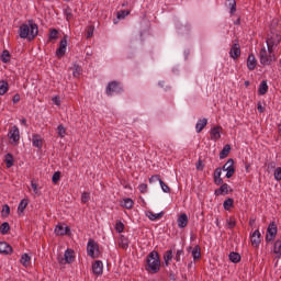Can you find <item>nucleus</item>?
<instances>
[{
    "instance_id": "nucleus-49",
    "label": "nucleus",
    "mask_w": 281,
    "mask_h": 281,
    "mask_svg": "<svg viewBox=\"0 0 281 281\" xmlns=\"http://www.w3.org/2000/svg\"><path fill=\"white\" fill-rule=\"evenodd\" d=\"M95 31V26L89 25L87 27V38H91L93 36V32Z\"/></svg>"
},
{
    "instance_id": "nucleus-13",
    "label": "nucleus",
    "mask_w": 281,
    "mask_h": 281,
    "mask_svg": "<svg viewBox=\"0 0 281 281\" xmlns=\"http://www.w3.org/2000/svg\"><path fill=\"white\" fill-rule=\"evenodd\" d=\"M229 56L231 58H233V60L240 58V44L236 43L232 46L229 50Z\"/></svg>"
},
{
    "instance_id": "nucleus-31",
    "label": "nucleus",
    "mask_w": 281,
    "mask_h": 281,
    "mask_svg": "<svg viewBox=\"0 0 281 281\" xmlns=\"http://www.w3.org/2000/svg\"><path fill=\"white\" fill-rule=\"evenodd\" d=\"M30 260H32V257L25 252L21 256L20 262L23 265V267H30Z\"/></svg>"
},
{
    "instance_id": "nucleus-63",
    "label": "nucleus",
    "mask_w": 281,
    "mask_h": 281,
    "mask_svg": "<svg viewBox=\"0 0 281 281\" xmlns=\"http://www.w3.org/2000/svg\"><path fill=\"white\" fill-rule=\"evenodd\" d=\"M257 110L259 113H265V106H262V102H258L257 103Z\"/></svg>"
},
{
    "instance_id": "nucleus-27",
    "label": "nucleus",
    "mask_w": 281,
    "mask_h": 281,
    "mask_svg": "<svg viewBox=\"0 0 281 281\" xmlns=\"http://www.w3.org/2000/svg\"><path fill=\"white\" fill-rule=\"evenodd\" d=\"M29 203H30L29 199H22L18 206V214H23V212H25V207H27Z\"/></svg>"
},
{
    "instance_id": "nucleus-61",
    "label": "nucleus",
    "mask_w": 281,
    "mask_h": 281,
    "mask_svg": "<svg viewBox=\"0 0 281 281\" xmlns=\"http://www.w3.org/2000/svg\"><path fill=\"white\" fill-rule=\"evenodd\" d=\"M213 181L215 183V186H223L224 182H223V178H213Z\"/></svg>"
},
{
    "instance_id": "nucleus-50",
    "label": "nucleus",
    "mask_w": 281,
    "mask_h": 281,
    "mask_svg": "<svg viewBox=\"0 0 281 281\" xmlns=\"http://www.w3.org/2000/svg\"><path fill=\"white\" fill-rule=\"evenodd\" d=\"M274 179H276V181H281V167H277L276 169H274Z\"/></svg>"
},
{
    "instance_id": "nucleus-4",
    "label": "nucleus",
    "mask_w": 281,
    "mask_h": 281,
    "mask_svg": "<svg viewBox=\"0 0 281 281\" xmlns=\"http://www.w3.org/2000/svg\"><path fill=\"white\" fill-rule=\"evenodd\" d=\"M87 252L90 258H100V246L94 239H89L87 245Z\"/></svg>"
},
{
    "instance_id": "nucleus-1",
    "label": "nucleus",
    "mask_w": 281,
    "mask_h": 281,
    "mask_svg": "<svg viewBox=\"0 0 281 281\" xmlns=\"http://www.w3.org/2000/svg\"><path fill=\"white\" fill-rule=\"evenodd\" d=\"M19 36L20 38H27V41H34L38 36V24L34 19L27 20L20 25Z\"/></svg>"
},
{
    "instance_id": "nucleus-23",
    "label": "nucleus",
    "mask_w": 281,
    "mask_h": 281,
    "mask_svg": "<svg viewBox=\"0 0 281 281\" xmlns=\"http://www.w3.org/2000/svg\"><path fill=\"white\" fill-rule=\"evenodd\" d=\"M221 126H215L211 130V139H221Z\"/></svg>"
},
{
    "instance_id": "nucleus-33",
    "label": "nucleus",
    "mask_w": 281,
    "mask_h": 281,
    "mask_svg": "<svg viewBox=\"0 0 281 281\" xmlns=\"http://www.w3.org/2000/svg\"><path fill=\"white\" fill-rule=\"evenodd\" d=\"M236 172V168L234 167V162H231L226 169V179H232Z\"/></svg>"
},
{
    "instance_id": "nucleus-32",
    "label": "nucleus",
    "mask_w": 281,
    "mask_h": 281,
    "mask_svg": "<svg viewBox=\"0 0 281 281\" xmlns=\"http://www.w3.org/2000/svg\"><path fill=\"white\" fill-rule=\"evenodd\" d=\"M64 15L66 16V21H71L74 19V12L71 10V7L66 5V8L64 9Z\"/></svg>"
},
{
    "instance_id": "nucleus-48",
    "label": "nucleus",
    "mask_w": 281,
    "mask_h": 281,
    "mask_svg": "<svg viewBox=\"0 0 281 281\" xmlns=\"http://www.w3.org/2000/svg\"><path fill=\"white\" fill-rule=\"evenodd\" d=\"M89 199H91V194L87 191H85L81 194V203H89Z\"/></svg>"
},
{
    "instance_id": "nucleus-21",
    "label": "nucleus",
    "mask_w": 281,
    "mask_h": 281,
    "mask_svg": "<svg viewBox=\"0 0 281 281\" xmlns=\"http://www.w3.org/2000/svg\"><path fill=\"white\" fill-rule=\"evenodd\" d=\"M11 58H12V54H10V50H8V49L2 50V53L0 55V60L2 63H4V65H8V63H10Z\"/></svg>"
},
{
    "instance_id": "nucleus-52",
    "label": "nucleus",
    "mask_w": 281,
    "mask_h": 281,
    "mask_svg": "<svg viewBox=\"0 0 281 281\" xmlns=\"http://www.w3.org/2000/svg\"><path fill=\"white\" fill-rule=\"evenodd\" d=\"M138 190H139L140 194H146V192H148V184H146V183L139 184Z\"/></svg>"
},
{
    "instance_id": "nucleus-59",
    "label": "nucleus",
    "mask_w": 281,
    "mask_h": 281,
    "mask_svg": "<svg viewBox=\"0 0 281 281\" xmlns=\"http://www.w3.org/2000/svg\"><path fill=\"white\" fill-rule=\"evenodd\" d=\"M13 104H19L21 102V94L15 93L12 99Z\"/></svg>"
},
{
    "instance_id": "nucleus-42",
    "label": "nucleus",
    "mask_w": 281,
    "mask_h": 281,
    "mask_svg": "<svg viewBox=\"0 0 281 281\" xmlns=\"http://www.w3.org/2000/svg\"><path fill=\"white\" fill-rule=\"evenodd\" d=\"M64 232H65V225L58 224V225L55 227V234H56V236H64Z\"/></svg>"
},
{
    "instance_id": "nucleus-16",
    "label": "nucleus",
    "mask_w": 281,
    "mask_h": 281,
    "mask_svg": "<svg viewBox=\"0 0 281 281\" xmlns=\"http://www.w3.org/2000/svg\"><path fill=\"white\" fill-rule=\"evenodd\" d=\"M215 196H225V194H229V184L224 183L218 189L214 191Z\"/></svg>"
},
{
    "instance_id": "nucleus-51",
    "label": "nucleus",
    "mask_w": 281,
    "mask_h": 281,
    "mask_svg": "<svg viewBox=\"0 0 281 281\" xmlns=\"http://www.w3.org/2000/svg\"><path fill=\"white\" fill-rule=\"evenodd\" d=\"M175 258V255L172 254V249L167 250L164 255V260H172Z\"/></svg>"
},
{
    "instance_id": "nucleus-29",
    "label": "nucleus",
    "mask_w": 281,
    "mask_h": 281,
    "mask_svg": "<svg viewBox=\"0 0 281 281\" xmlns=\"http://www.w3.org/2000/svg\"><path fill=\"white\" fill-rule=\"evenodd\" d=\"M228 258L231 262H234V265H238L241 260L240 254L234 251L229 252Z\"/></svg>"
},
{
    "instance_id": "nucleus-30",
    "label": "nucleus",
    "mask_w": 281,
    "mask_h": 281,
    "mask_svg": "<svg viewBox=\"0 0 281 281\" xmlns=\"http://www.w3.org/2000/svg\"><path fill=\"white\" fill-rule=\"evenodd\" d=\"M205 126H207V119L199 120L195 125L196 133H201V131H203V128H205Z\"/></svg>"
},
{
    "instance_id": "nucleus-40",
    "label": "nucleus",
    "mask_w": 281,
    "mask_h": 281,
    "mask_svg": "<svg viewBox=\"0 0 281 281\" xmlns=\"http://www.w3.org/2000/svg\"><path fill=\"white\" fill-rule=\"evenodd\" d=\"M1 216L2 218H8V216H10V205L4 204L2 206Z\"/></svg>"
},
{
    "instance_id": "nucleus-6",
    "label": "nucleus",
    "mask_w": 281,
    "mask_h": 281,
    "mask_svg": "<svg viewBox=\"0 0 281 281\" xmlns=\"http://www.w3.org/2000/svg\"><path fill=\"white\" fill-rule=\"evenodd\" d=\"M276 236H278V225L276 222H272L267 228L266 243H273V240H276Z\"/></svg>"
},
{
    "instance_id": "nucleus-41",
    "label": "nucleus",
    "mask_w": 281,
    "mask_h": 281,
    "mask_svg": "<svg viewBox=\"0 0 281 281\" xmlns=\"http://www.w3.org/2000/svg\"><path fill=\"white\" fill-rule=\"evenodd\" d=\"M57 134H58V137H65V135H67V130H65V126L63 124H59L57 126Z\"/></svg>"
},
{
    "instance_id": "nucleus-3",
    "label": "nucleus",
    "mask_w": 281,
    "mask_h": 281,
    "mask_svg": "<svg viewBox=\"0 0 281 281\" xmlns=\"http://www.w3.org/2000/svg\"><path fill=\"white\" fill-rule=\"evenodd\" d=\"M106 95H120L124 93V86L120 81H110L105 88Z\"/></svg>"
},
{
    "instance_id": "nucleus-36",
    "label": "nucleus",
    "mask_w": 281,
    "mask_h": 281,
    "mask_svg": "<svg viewBox=\"0 0 281 281\" xmlns=\"http://www.w3.org/2000/svg\"><path fill=\"white\" fill-rule=\"evenodd\" d=\"M9 232H10V223L3 222L0 225V234H2V236H5V234H9Z\"/></svg>"
},
{
    "instance_id": "nucleus-38",
    "label": "nucleus",
    "mask_w": 281,
    "mask_h": 281,
    "mask_svg": "<svg viewBox=\"0 0 281 281\" xmlns=\"http://www.w3.org/2000/svg\"><path fill=\"white\" fill-rule=\"evenodd\" d=\"M133 205H135V202H133V199L126 198L124 200V203L122 204V207H125V210H133Z\"/></svg>"
},
{
    "instance_id": "nucleus-22",
    "label": "nucleus",
    "mask_w": 281,
    "mask_h": 281,
    "mask_svg": "<svg viewBox=\"0 0 281 281\" xmlns=\"http://www.w3.org/2000/svg\"><path fill=\"white\" fill-rule=\"evenodd\" d=\"M32 142L35 148H38L40 150L41 148H43V138H41V135L38 134L33 135Z\"/></svg>"
},
{
    "instance_id": "nucleus-7",
    "label": "nucleus",
    "mask_w": 281,
    "mask_h": 281,
    "mask_svg": "<svg viewBox=\"0 0 281 281\" xmlns=\"http://www.w3.org/2000/svg\"><path fill=\"white\" fill-rule=\"evenodd\" d=\"M58 260L60 265H63L64 260L66 265H71L76 261V251H74L71 248L66 249L64 258H58Z\"/></svg>"
},
{
    "instance_id": "nucleus-14",
    "label": "nucleus",
    "mask_w": 281,
    "mask_h": 281,
    "mask_svg": "<svg viewBox=\"0 0 281 281\" xmlns=\"http://www.w3.org/2000/svg\"><path fill=\"white\" fill-rule=\"evenodd\" d=\"M12 251H14V249H12L10 244H8L7 241H0V254L11 256Z\"/></svg>"
},
{
    "instance_id": "nucleus-24",
    "label": "nucleus",
    "mask_w": 281,
    "mask_h": 281,
    "mask_svg": "<svg viewBox=\"0 0 281 281\" xmlns=\"http://www.w3.org/2000/svg\"><path fill=\"white\" fill-rule=\"evenodd\" d=\"M58 41V29H49L47 43Z\"/></svg>"
},
{
    "instance_id": "nucleus-12",
    "label": "nucleus",
    "mask_w": 281,
    "mask_h": 281,
    "mask_svg": "<svg viewBox=\"0 0 281 281\" xmlns=\"http://www.w3.org/2000/svg\"><path fill=\"white\" fill-rule=\"evenodd\" d=\"M251 239V245L252 247H255L256 249H258L260 247V243L262 241L261 239V235H260V231L256 229L252 235L250 236Z\"/></svg>"
},
{
    "instance_id": "nucleus-53",
    "label": "nucleus",
    "mask_w": 281,
    "mask_h": 281,
    "mask_svg": "<svg viewBox=\"0 0 281 281\" xmlns=\"http://www.w3.org/2000/svg\"><path fill=\"white\" fill-rule=\"evenodd\" d=\"M221 175H223V169H222L221 167H217V168L214 170L213 179H218V178H221Z\"/></svg>"
},
{
    "instance_id": "nucleus-11",
    "label": "nucleus",
    "mask_w": 281,
    "mask_h": 281,
    "mask_svg": "<svg viewBox=\"0 0 281 281\" xmlns=\"http://www.w3.org/2000/svg\"><path fill=\"white\" fill-rule=\"evenodd\" d=\"M92 273L94 276H102L104 273V263L101 260H97L92 263Z\"/></svg>"
},
{
    "instance_id": "nucleus-44",
    "label": "nucleus",
    "mask_w": 281,
    "mask_h": 281,
    "mask_svg": "<svg viewBox=\"0 0 281 281\" xmlns=\"http://www.w3.org/2000/svg\"><path fill=\"white\" fill-rule=\"evenodd\" d=\"M63 173L60 171H55L53 177H52V182L56 186L58 184V181H60V176Z\"/></svg>"
},
{
    "instance_id": "nucleus-58",
    "label": "nucleus",
    "mask_w": 281,
    "mask_h": 281,
    "mask_svg": "<svg viewBox=\"0 0 281 281\" xmlns=\"http://www.w3.org/2000/svg\"><path fill=\"white\" fill-rule=\"evenodd\" d=\"M231 164H234V159L231 158L226 161V164H224V166L221 168L222 170H224V172H226L227 168L229 167Z\"/></svg>"
},
{
    "instance_id": "nucleus-8",
    "label": "nucleus",
    "mask_w": 281,
    "mask_h": 281,
    "mask_svg": "<svg viewBox=\"0 0 281 281\" xmlns=\"http://www.w3.org/2000/svg\"><path fill=\"white\" fill-rule=\"evenodd\" d=\"M67 38H69V36L64 35L59 42V47L56 50V56L58 58H63L65 56V54L67 53Z\"/></svg>"
},
{
    "instance_id": "nucleus-60",
    "label": "nucleus",
    "mask_w": 281,
    "mask_h": 281,
    "mask_svg": "<svg viewBox=\"0 0 281 281\" xmlns=\"http://www.w3.org/2000/svg\"><path fill=\"white\" fill-rule=\"evenodd\" d=\"M195 167L196 170H203L205 168V165H203V160L199 159Z\"/></svg>"
},
{
    "instance_id": "nucleus-64",
    "label": "nucleus",
    "mask_w": 281,
    "mask_h": 281,
    "mask_svg": "<svg viewBox=\"0 0 281 281\" xmlns=\"http://www.w3.org/2000/svg\"><path fill=\"white\" fill-rule=\"evenodd\" d=\"M267 47H268V53L273 54V47H276V46H273L271 44H267Z\"/></svg>"
},
{
    "instance_id": "nucleus-5",
    "label": "nucleus",
    "mask_w": 281,
    "mask_h": 281,
    "mask_svg": "<svg viewBox=\"0 0 281 281\" xmlns=\"http://www.w3.org/2000/svg\"><path fill=\"white\" fill-rule=\"evenodd\" d=\"M259 58H260L261 65L263 66L271 65V63L276 61V55L273 53L268 55L267 48L265 47L260 49Z\"/></svg>"
},
{
    "instance_id": "nucleus-9",
    "label": "nucleus",
    "mask_w": 281,
    "mask_h": 281,
    "mask_svg": "<svg viewBox=\"0 0 281 281\" xmlns=\"http://www.w3.org/2000/svg\"><path fill=\"white\" fill-rule=\"evenodd\" d=\"M9 139H12L11 144H19V140L21 139V132H19V127L16 125H13L10 130Z\"/></svg>"
},
{
    "instance_id": "nucleus-46",
    "label": "nucleus",
    "mask_w": 281,
    "mask_h": 281,
    "mask_svg": "<svg viewBox=\"0 0 281 281\" xmlns=\"http://www.w3.org/2000/svg\"><path fill=\"white\" fill-rule=\"evenodd\" d=\"M128 14H131L130 10H121L117 12L116 16H117V19H126V16H128Z\"/></svg>"
},
{
    "instance_id": "nucleus-20",
    "label": "nucleus",
    "mask_w": 281,
    "mask_h": 281,
    "mask_svg": "<svg viewBox=\"0 0 281 281\" xmlns=\"http://www.w3.org/2000/svg\"><path fill=\"white\" fill-rule=\"evenodd\" d=\"M229 153H232V145L226 144L220 153V159H226L229 157Z\"/></svg>"
},
{
    "instance_id": "nucleus-25",
    "label": "nucleus",
    "mask_w": 281,
    "mask_h": 281,
    "mask_svg": "<svg viewBox=\"0 0 281 281\" xmlns=\"http://www.w3.org/2000/svg\"><path fill=\"white\" fill-rule=\"evenodd\" d=\"M4 164L7 168H12V166H14V156L11 153L5 154Z\"/></svg>"
},
{
    "instance_id": "nucleus-45",
    "label": "nucleus",
    "mask_w": 281,
    "mask_h": 281,
    "mask_svg": "<svg viewBox=\"0 0 281 281\" xmlns=\"http://www.w3.org/2000/svg\"><path fill=\"white\" fill-rule=\"evenodd\" d=\"M115 231L117 234H122L124 232V223H122V221H116Z\"/></svg>"
},
{
    "instance_id": "nucleus-43",
    "label": "nucleus",
    "mask_w": 281,
    "mask_h": 281,
    "mask_svg": "<svg viewBox=\"0 0 281 281\" xmlns=\"http://www.w3.org/2000/svg\"><path fill=\"white\" fill-rule=\"evenodd\" d=\"M228 5L231 7L229 14L234 16L236 14V0H228Z\"/></svg>"
},
{
    "instance_id": "nucleus-39",
    "label": "nucleus",
    "mask_w": 281,
    "mask_h": 281,
    "mask_svg": "<svg viewBox=\"0 0 281 281\" xmlns=\"http://www.w3.org/2000/svg\"><path fill=\"white\" fill-rule=\"evenodd\" d=\"M119 247H121V249H126L128 247V239L124 235L120 237Z\"/></svg>"
},
{
    "instance_id": "nucleus-34",
    "label": "nucleus",
    "mask_w": 281,
    "mask_h": 281,
    "mask_svg": "<svg viewBox=\"0 0 281 281\" xmlns=\"http://www.w3.org/2000/svg\"><path fill=\"white\" fill-rule=\"evenodd\" d=\"M8 89H10L8 81L1 80L0 81V95H5V93H8Z\"/></svg>"
},
{
    "instance_id": "nucleus-15",
    "label": "nucleus",
    "mask_w": 281,
    "mask_h": 281,
    "mask_svg": "<svg viewBox=\"0 0 281 281\" xmlns=\"http://www.w3.org/2000/svg\"><path fill=\"white\" fill-rule=\"evenodd\" d=\"M257 65L258 60H256V56L252 53L249 54L247 58V68L249 69V71H254Z\"/></svg>"
},
{
    "instance_id": "nucleus-26",
    "label": "nucleus",
    "mask_w": 281,
    "mask_h": 281,
    "mask_svg": "<svg viewBox=\"0 0 281 281\" xmlns=\"http://www.w3.org/2000/svg\"><path fill=\"white\" fill-rule=\"evenodd\" d=\"M146 216H148L149 221H159V218H164V212L155 214L153 211H147Z\"/></svg>"
},
{
    "instance_id": "nucleus-17",
    "label": "nucleus",
    "mask_w": 281,
    "mask_h": 281,
    "mask_svg": "<svg viewBox=\"0 0 281 281\" xmlns=\"http://www.w3.org/2000/svg\"><path fill=\"white\" fill-rule=\"evenodd\" d=\"M178 227H180V229H183L186 227H188V214L186 213H181L178 217Z\"/></svg>"
},
{
    "instance_id": "nucleus-56",
    "label": "nucleus",
    "mask_w": 281,
    "mask_h": 281,
    "mask_svg": "<svg viewBox=\"0 0 281 281\" xmlns=\"http://www.w3.org/2000/svg\"><path fill=\"white\" fill-rule=\"evenodd\" d=\"M31 188L33 189L34 194L41 196V192H38V184H36L34 181H31Z\"/></svg>"
},
{
    "instance_id": "nucleus-35",
    "label": "nucleus",
    "mask_w": 281,
    "mask_h": 281,
    "mask_svg": "<svg viewBox=\"0 0 281 281\" xmlns=\"http://www.w3.org/2000/svg\"><path fill=\"white\" fill-rule=\"evenodd\" d=\"M223 207L224 210H226V212H229L232 207H234V199L232 198L226 199L223 203Z\"/></svg>"
},
{
    "instance_id": "nucleus-10",
    "label": "nucleus",
    "mask_w": 281,
    "mask_h": 281,
    "mask_svg": "<svg viewBox=\"0 0 281 281\" xmlns=\"http://www.w3.org/2000/svg\"><path fill=\"white\" fill-rule=\"evenodd\" d=\"M266 43L267 45L278 47V45L281 43V35L278 33H271L268 35Z\"/></svg>"
},
{
    "instance_id": "nucleus-2",
    "label": "nucleus",
    "mask_w": 281,
    "mask_h": 281,
    "mask_svg": "<svg viewBox=\"0 0 281 281\" xmlns=\"http://www.w3.org/2000/svg\"><path fill=\"white\" fill-rule=\"evenodd\" d=\"M161 270V258L159 257V252L153 250L147 255L146 263H145V271L148 273H159Z\"/></svg>"
},
{
    "instance_id": "nucleus-28",
    "label": "nucleus",
    "mask_w": 281,
    "mask_h": 281,
    "mask_svg": "<svg viewBox=\"0 0 281 281\" xmlns=\"http://www.w3.org/2000/svg\"><path fill=\"white\" fill-rule=\"evenodd\" d=\"M193 260H201V246L195 245L191 251Z\"/></svg>"
},
{
    "instance_id": "nucleus-54",
    "label": "nucleus",
    "mask_w": 281,
    "mask_h": 281,
    "mask_svg": "<svg viewBox=\"0 0 281 281\" xmlns=\"http://www.w3.org/2000/svg\"><path fill=\"white\" fill-rule=\"evenodd\" d=\"M155 181H158V183H161V176H159V175H154V176H151L150 178H149V183H153V182H155Z\"/></svg>"
},
{
    "instance_id": "nucleus-55",
    "label": "nucleus",
    "mask_w": 281,
    "mask_h": 281,
    "mask_svg": "<svg viewBox=\"0 0 281 281\" xmlns=\"http://www.w3.org/2000/svg\"><path fill=\"white\" fill-rule=\"evenodd\" d=\"M183 254H184L183 249L177 250L175 256L176 262H181V256H183Z\"/></svg>"
},
{
    "instance_id": "nucleus-62",
    "label": "nucleus",
    "mask_w": 281,
    "mask_h": 281,
    "mask_svg": "<svg viewBox=\"0 0 281 281\" xmlns=\"http://www.w3.org/2000/svg\"><path fill=\"white\" fill-rule=\"evenodd\" d=\"M64 236H71V228L69 226L64 227Z\"/></svg>"
},
{
    "instance_id": "nucleus-47",
    "label": "nucleus",
    "mask_w": 281,
    "mask_h": 281,
    "mask_svg": "<svg viewBox=\"0 0 281 281\" xmlns=\"http://www.w3.org/2000/svg\"><path fill=\"white\" fill-rule=\"evenodd\" d=\"M227 227L228 229H234V227H236V217L231 216L229 220H227Z\"/></svg>"
},
{
    "instance_id": "nucleus-18",
    "label": "nucleus",
    "mask_w": 281,
    "mask_h": 281,
    "mask_svg": "<svg viewBox=\"0 0 281 281\" xmlns=\"http://www.w3.org/2000/svg\"><path fill=\"white\" fill-rule=\"evenodd\" d=\"M273 254H276V258L280 260L281 258V239H277L273 244Z\"/></svg>"
},
{
    "instance_id": "nucleus-37",
    "label": "nucleus",
    "mask_w": 281,
    "mask_h": 281,
    "mask_svg": "<svg viewBox=\"0 0 281 281\" xmlns=\"http://www.w3.org/2000/svg\"><path fill=\"white\" fill-rule=\"evenodd\" d=\"M72 69H74L72 70L74 78H80V74L82 71V67H80V65H78V63H75Z\"/></svg>"
},
{
    "instance_id": "nucleus-19",
    "label": "nucleus",
    "mask_w": 281,
    "mask_h": 281,
    "mask_svg": "<svg viewBox=\"0 0 281 281\" xmlns=\"http://www.w3.org/2000/svg\"><path fill=\"white\" fill-rule=\"evenodd\" d=\"M269 91V86L267 85V80H262L259 85L258 95H267Z\"/></svg>"
},
{
    "instance_id": "nucleus-57",
    "label": "nucleus",
    "mask_w": 281,
    "mask_h": 281,
    "mask_svg": "<svg viewBox=\"0 0 281 281\" xmlns=\"http://www.w3.org/2000/svg\"><path fill=\"white\" fill-rule=\"evenodd\" d=\"M160 188L162 190V192L169 193L170 192V187H168V184H166V182L160 181Z\"/></svg>"
}]
</instances>
